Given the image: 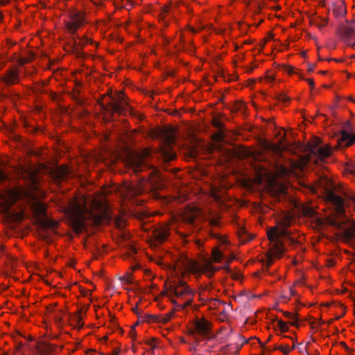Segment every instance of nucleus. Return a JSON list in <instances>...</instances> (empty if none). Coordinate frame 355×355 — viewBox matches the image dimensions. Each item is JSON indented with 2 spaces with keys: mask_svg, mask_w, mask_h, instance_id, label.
Segmentation results:
<instances>
[{
  "mask_svg": "<svg viewBox=\"0 0 355 355\" xmlns=\"http://www.w3.org/2000/svg\"><path fill=\"white\" fill-rule=\"evenodd\" d=\"M26 196L25 190L21 187H14L0 192V205L2 213L6 214L10 208L19 199Z\"/></svg>",
  "mask_w": 355,
  "mask_h": 355,
  "instance_id": "8",
  "label": "nucleus"
},
{
  "mask_svg": "<svg viewBox=\"0 0 355 355\" xmlns=\"http://www.w3.org/2000/svg\"><path fill=\"white\" fill-rule=\"evenodd\" d=\"M119 352H120L119 349H118V348H114V349L112 351V352L110 354V355H119Z\"/></svg>",
  "mask_w": 355,
  "mask_h": 355,
  "instance_id": "57",
  "label": "nucleus"
},
{
  "mask_svg": "<svg viewBox=\"0 0 355 355\" xmlns=\"http://www.w3.org/2000/svg\"><path fill=\"white\" fill-rule=\"evenodd\" d=\"M174 315L175 311H171L166 314L153 315H150V318L153 322L165 324L170 321L174 317Z\"/></svg>",
  "mask_w": 355,
  "mask_h": 355,
  "instance_id": "25",
  "label": "nucleus"
},
{
  "mask_svg": "<svg viewBox=\"0 0 355 355\" xmlns=\"http://www.w3.org/2000/svg\"><path fill=\"white\" fill-rule=\"evenodd\" d=\"M289 291H290L289 296L288 297H286V300H285V302H287V300H290L291 297L294 295L293 294V291L291 288L289 289Z\"/></svg>",
  "mask_w": 355,
  "mask_h": 355,
  "instance_id": "59",
  "label": "nucleus"
},
{
  "mask_svg": "<svg viewBox=\"0 0 355 355\" xmlns=\"http://www.w3.org/2000/svg\"><path fill=\"white\" fill-rule=\"evenodd\" d=\"M283 68L284 72H286L288 75L290 76L295 75V72L297 71V69L291 65H284Z\"/></svg>",
  "mask_w": 355,
  "mask_h": 355,
  "instance_id": "42",
  "label": "nucleus"
},
{
  "mask_svg": "<svg viewBox=\"0 0 355 355\" xmlns=\"http://www.w3.org/2000/svg\"><path fill=\"white\" fill-rule=\"evenodd\" d=\"M69 171L67 165H61L52 171V175L56 180H62L67 177Z\"/></svg>",
  "mask_w": 355,
  "mask_h": 355,
  "instance_id": "26",
  "label": "nucleus"
},
{
  "mask_svg": "<svg viewBox=\"0 0 355 355\" xmlns=\"http://www.w3.org/2000/svg\"><path fill=\"white\" fill-rule=\"evenodd\" d=\"M295 346L291 347L287 344H282L276 347L277 349L281 351L284 355H288L289 353L293 351Z\"/></svg>",
  "mask_w": 355,
  "mask_h": 355,
  "instance_id": "34",
  "label": "nucleus"
},
{
  "mask_svg": "<svg viewBox=\"0 0 355 355\" xmlns=\"http://www.w3.org/2000/svg\"><path fill=\"white\" fill-rule=\"evenodd\" d=\"M274 38V34L272 33H268V35L263 39V40L261 42V47L263 48L266 44L271 40H272Z\"/></svg>",
  "mask_w": 355,
  "mask_h": 355,
  "instance_id": "40",
  "label": "nucleus"
},
{
  "mask_svg": "<svg viewBox=\"0 0 355 355\" xmlns=\"http://www.w3.org/2000/svg\"><path fill=\"white\" fill-rule=\"evenodd\" d=\"M172 10V6H164L162 9V11L161 12L159 13V21L161 22L162 21L163 24H164L165 23V19L167 17V15L169 12H171Z\"/></svg>",
  "mask_w": 355,
  "mask_h": 355,
  "instance_id": "32",
  "label": "nucleus"
},
{
  "mask_svg": "<svg viewBox=\"0 0 355 355\" xmlns=\"http://www.w3.org/2000/svg\"><path fill=\"white\" fill-rule=\"evenodd\" d=\"M6 257L10 261L14 260V257L11 256L6 250V247L4 245L0 246V259H3Z\"/></svg>",
  "mask_w": 355,
  "mask_h": 355,
  "instance_id": "37",
  "label": "nucleus"
},
{
  "mask_svg": "<svg viewBox=\"0 0 355 355\" xmlns=\"http://www.w3.org/2000/svg\"><path fill=\"white\" fill-rule=\"evenodd\" d=\"M279 100L280 101H282V103H287L290 101V99L289 98L286 96V95H281L279 97Z\"/></svg>",
  "mask_w": 355,
  "mask_h": 355,
  "instance_id": "49",
  "label": "nucleus"
},
{
  "mask_svg": "<svg viewBox=\"0 0 355 355\" xmlns=\"http://www.w3.org/2000/svg\"><path fill=\"white\" fill-rule=\"evenodd\" d=\"M347 198L349 199L353 203V207L355 210V193H350L347 196Z\"/></svg>",
  "mask_w": 355,
  "mask_h": 355,
  "instance_id": "51",
  "label": "nucleus"
},
{
  "mask_svg": "<svg viewBox=\"0 0 355 355\" xmlns=\"http://www.w3.org/2000/svg\"><path fill=\"white\" fill-rule=\"evenodd\" d=\"M226 176H223L221 178V180L218 182V187H220V189H224L225 190L228 189L232 187L231 184H229L226 182Z\"/></svg>",
  "mask_w": 355,
  "mask_h": 355,
  "instance_id": "41",
  "label": "nucleus"
},
{
  "mask_svg": "<svg viewBox=\"0 0 355 355\" xmlns=\"http://www.w3.org/2000/svg\"><path fill=\"white\" fill-rule=\"evenodd\" d=\"M274 80H275V78L272 76H267L264 78V81H266V83H272L274 81Z\"/></svg>",
  "mask_w": 355,
  "mask_h": 355,
  "instance_id": "55",
  "label": "nucleus"
},
{
  "mask_svg": "<svg viewBox=\"0 0 355 355\" xmlns=\"http://www.w3.org/2000/svg\"><path fill=\"white\" fill-rule=\"evenodd\" d=\"M223 253L219 250L218 247H214L212 249L210 259L214 263H220L223 259Z\"/></svg>",
  "mask_w": 355,
  "mask_h": 355,
  "instance_id": "29",
  "label": "nucleus"
},
{
  "mask_svg": "<svg viewBox=\"0 0 355 355\" xmlns=\"http://www.w3.org/2000/svg\"><path fill=\"white\" fill-rule=\"evenodd\" d=\"M220 218L219 216L213 217L209 219V223L211 225L217 226L219 225Z\"/></svg>",
  "mask_w": 355,
  "mask_h": 355,
  "instance_id": "46",
  "label": "nucleus"
},
{
  "mask_svg": "<svg viewBox=\"0 0 355 355\" xmlns=\"http://www.w3.org/2000/svg\"><path fill=\"white\" fill-rule=\"evenodd\" d=\"M164 186L165 183L162 180L161 173L157 169H153L147 180H141L137 183H130L125 187L123 196L125 200H132L133 202L137 205H141L144 200L135 201L133 198L141 195L146 190L154 192L162 189Z\"/></svg>",
  "mask_w": 355,
  "mask_h": 355,
  "instance_id": "4",
  "label": "nucleus"
},
{
  "mask_svg": "<svg viewBox=\"0 0 355 355\" xmlns=\"http://www.w3.org/2000/svg\"><path fill=\"white\" fill-rule=\"evenodd\" d=\"M234 259V257H230L228 260L227 261V263H226V266H225V268H227L228 267V265L230 264V263Z\"/></svg>",
  "mask_w": 355,
  "mask_h": 355,
  "instance_id": "61",
  "label": "nucleus"
},
{
  "mask_svg": "<svg viewBox=\"0 0 355 355\" xmlns=\"http://www.w3.org/2000/svg\"><path fill=\"white\" fill-rule=\"evenodd\" d=\"M178 219L175 217H172L168 223L160 225L157 226L153 233V236L155 240L159 243H162L166 240L170 234V227L174 226L176 221Z\"/></svg>",
  "mask_w": 355,
  "mask_h": 355,
  "instance_id": "13",
  "label": "nucleus"
},
{
  "mask_svg": "<svg viewBox=\"0 0 355 355\" xmlns=\"http://www.w3.org/2000/svg\"><path fill=\"white\" fill-rule=\"evenodd\" d=\"M33 55H31L29 57H27V58H20L18 60V63L19 65H24L26 63L31 62L33 60Z\"/></svg>",
  "mask_w": 355,
  "mask_h": 355,
  "instance_id": "43",
  "label": "nucleus"
},
{
  "mask_svg": "<svg viewBox=\"0 0 355 355\" xmlns=\"http://www.w3.org/2000/svg\"><path fill=\"white\" fill-rule=\"evenodd\" d=\"M9 217L12 221L19 222L24 220V213L23 211H19L10 214Z\"/></svg>",
  "mask_w": 355,
  "mask_h": 355,
  "instance_id": "35",
  "label": "nucleus"
},
{
  "mask_svg": "<svg viewBox=\"0 0 355 355\" xmlns=\"http://www.w3.org/2000/svg\"><path fill=\"white\" fill-rule=\"evenodd\" d=\"M202 29V27H199L197 29L191 27V26H188L187 28H185V30L184 31V33H185L186 32L189 31L191 33H197L200 30Z\"/></svg>",
  "mask_w": 355,
  "mask_h": 355,
  "instance_id": "48",
  "label": "nucleus"
},
{
  "mask_svg": "<svg viewBox=\"0 0 355 355\" xmlns=\"http://www.w3.org/2000/svg\"><path fill=\"white\" fill-rule=\"evenodd\" d=\"M311 190L313 192H316V191H317V187H316V186H315V185H312V186L311 187Z\"/></svg>",
  "mask_w": 355,
  "mask_h": 355,
  "instance_id": "64",
  "label": "nucleus"
},
{
  "mask_svg": "<svg viewBox=\"0 0 355 355\" xmlns=\"http://www.w3.org/2000/svg\"><path fill=\"white\" fill-rule=\"evenodd\" d=\"M272 148L275 150V151H279L280 150V147L279 146V145H273L272 146Z\"/></svg>",
  "mask_w": 355,
  "mask_h": 355,
  "instance_id": "63",
  "label": "nucleus"
},
{
  "mask_svg": "<svg viewBox=\"0 0 355 355\" xmlns=\"http://www.w3.org/2000/svg\"><path fill=\"white\" fill-rule=\"evenodd\" d=\"M315 145L311 144H309L310 151L316 155L320 159H323L329 157L334 149L329 144H325L324 146L316 148L318 144H320V140L318 138H315L313 140Z\"/></svg>",
  "mask_w": 355,
  "mask_h": 355,
  "instance_id": "15",
  "label": "nucleus"
},
{
  "mask_svg": "<svg viewBox=\"0 0 355 355\" xmlns=\"http://www.w3.org/2000/svg\"><path fill=\"white\" fill-rule=\"evenodd\" d=\"M310 161V157L306 155L300 157L291 163V173L297 177H301L304 174V169Z\"/></svg>",
  "mask_w": 355,
  "mask_h": 355,
  "instance_id": "20",
  "label": "nucleus"
},
{
  "mask_svg": "<svg viewBox=\"0 0 355 355\" xmlns=\"http://www.w3.org/2000/svg\"><path fill=\"white\" fill-rule=\"evenodd\" d=\"M231 277L234 280H240L242 279L243 275L241 271L236 270L232 272Z\"/></svg>",
  "mask_w": 355,
  "mask_h": 355,
  "instance_id": "44",
  "label": "nucleus"
},
{
  "mask_svg": "<svg viewBox=\"0 0 355 355\" xmlns=\"http://www.w3.org/2000/svg\"><path fill=\"white\" fill-rule=\"evenodd\" d=\"M293 217L289 214H284L278 221L276 226L267 232V236L271 246L266 254L267 265L270 266L273 261L279 259L286 250V244L301 242L302 236L298 232L288 231Z\"/></svg>",
  "mask_w": 355,
  "mask_h": 355,
  "instance_id": "2",
  "label": "nucleus"
},
{
  "mask_svg": "<svg viewBox=\"0 0 355 355\" xmlns=\"http://www.w3.org/2000/svg\"><path fill=\"white\" fill-rule=\"evenodd\" d=\"M20 71L17 67L10 68L2 78L6 85H15L19 81Z\"/></svg>",
  "mask_w": 355,
  "mask_h": 355,
  "instance_id": "22",
  "label": "nucleus"
},
{
  "mask_svg": "<svg viewBox=\"0 0 355 355\" xmlns=\"http://www.w3.org/2000/svg\"><path fill=\"white\" fill-rule=\"evenodd\" d=\"M216 184H217L216 182H214V184L212 186V188H211V191H212V196L215 198L218 199L220 198V196L217 193V192H218V189H217L218 186L216 185Z\"/></svg>",
  "mask_w": 355,
  "mask_h": 355,
  "instance_id": "47",
  "label": "nucleus"
},
{
  "mask_svg": "<svg viewBox=\"0 0 355 355\" xmlns=\"http://www.w3.org/2000/svg\"><path fill=\"white\" fill-rule=\"evenodd\" d=\"M130 336L132 338V340L136 339V332L135 328H132L129 332Z\"/></svg>",
  "mask_w": 355,
  "mask_h": 355,
  "instance_id": "54",
  "label": "nucleus"
},
{
  "mask_svg": "<svg viewBox=\"0 0 355 355\" xmlns=\"http://www.w3.org/2000/svg\"><path fill=\"white\" fill-rule=\"evenodd\" d=\"M87 44H95V42H93L92 40L89 38L87 36H83L79 39L78 45L84 46Z\"/></svg>",
  "mask_w": 355,
  "mask_h": 355,
  "instance_id": "38",
  "label": "nucleus"
},
{
  "mask_svg": "<svg viewBox=\"0 0 355 355\" xmlns=\"http://www.w3.org/2000/svg\"><path fill=\"white\" fill-rule=\"evenodd\" d=\"M187 334L196 343L209 340L214 336L213 324L205 318H196L187 325Z\"/></svg>",
  "mask_w": 355,
  "mask_h": 355,
  "instance_id": "7",
  "label": "nucleus"
},
{
  "mask_svg": "<svg viewBox=\"0 0 355 355\" xmlns=\"http://www.w3.org/2000/svg\"><path fill=\"white\" fill-rule=\"evenodd\" d=\"M355 44V41L354 40H349L348 42V45L350 46H354Z\"/></svg>",
  "mask_w": 355,
  "mask_h": 355,
  "instance_id": "62",
  "label": "nucleus"
},
{
  "mask_svg": "<svg viewBox=\"0 0 355 355\" xmlns=\"http://www.w3.org/2000/svg\"><path fill=\"white\" fill-rule=\"evenodd\" d=\"M306 81L308 83L311 89H313L315 87V82L313 78H306Z\"/></svg>",
  "mask_w": 355,
  "mask_h": 355,
  "instance_id": "50",
  "label": "nucleus"
},
{
  "mask_svg": "<svg viewBox=\"0 0 355 355\" xmlns=\"http://www.w3.org/2000/svg\"><path fill=\"white\" fill-rule=\"evenodd\" d=\"M288 184L279 180L278 177H274L268 184L267 189L275 198H280L284 195L288 189Z\"/></svg>",
  "mask_w": 355,
  "mask_h": 355,
  "instance_id": "14",
  "label": "nucleus"
},
{
  "mask_svg": "<svg viewBox=\"0 0 355 355\" xmlns=\"http://www.w3.org/2000/svg\"><path fill=\"white\" fill-rule=\"evenodd\" d=\"M85 23V12L73 8L68 12V17L64 21V26L69 33L73 34Z\"/></svg>",
  "mask_w": 355,
  "mask_h": 355,
  "instance_id": "10",
  "label": "nucleus"
},
{
  "mask_svg": "<svg viewBox=\"0 0 355 355\" xmlns=\"http://www.w3.org/2000/svg\"><path fill=\"white\" fill-rule=\"evenodd\" d=\"M112 187H103L100 193L90 202L89 211H87L85 201L84 205L78 208L69 216V225L76 234H80L85 229V218L92 219L94 225H99L107 223L111 218L109 204L106 196L112 192Z\"/></svg>",
  "mask_w": 355,
  "mask_h": 355,
  "instance_id": "1",
  "label": "nucleus"
},
{
  "mask_svg": "<svg viewBox=\"0 0 355 355\" xmlns=\"http://www.w3.org/2000/svg\"><path fill=\"white\" fill-rule=\"evenodd\" d=\"M31 211L36 222L42 227L54 228L58 227V222L47 216V206L42 202H34L31 205Z\"/></svg>",
  "mask_w": 355,
  "mask_h": 355,
  "instance_id": "9",
  "label": "nucleus"
},
{
  "mask_svg": "<svg viewBox=\"0 0 355 355\" xmlns=\"http://www.w3.org/2000/svg\"><path fill=\"white\" fill-rule=\"evenodd\" d=\"M200 209L196 206H188L181 213L179 219L184 223H192L200 214Z\"/></svg>",
  "mask_w": 355,
  "mask_h": 355,
  "instance_id": "19",
  "label": "nucleus"
},
{
  "mask_svg": "<svg viewBox=\"0 0 355 355\" xmlns=\"http://www.w3.org/2000/svg\"><path fill=\"white\" fill-rule=\"evenodd\" d=\"M295 76H296L297 77V78L300 80L304 79V76L302 75V71L298 69H297V71L295 72Z\"/></svg>",
  "mask_w": 355,
  "mask_h": 355,
  "instance_id": "53",
  "label": "nucleus"
},
{
  "mask_svg": "<svg viewBox=\"0 0 355 355\" xmlns=\"http://www.w3.org/2000/svg\"><path fill=\"white\" fill-rule=\"evenodd\" d=\"M12 0H0V6H4L10 3Z\"/></svg>",
  "mask_w": 355,
  "mask_h": 355,
  "instance_id": "56",
  "label": "nucleus"
},
{
  "mask_svg": "<svg viewBox=\"0 0 355 355\" xmlns=\"http://www.w3.org/2000/svg\"><path fill=\"white\" fill-rule=\"evenodd\" d=\"M165 294L173 304L178 307L184 309L191 304L196 292L184 281L178 280L169 283Z\"/></svg>",
  "mask_w": 355,
  "mask_h": 355,
  "instance_id": "5",
  "label": "nucleus"
},
{
  "mask_svg": "<svg viewBox=\"0 0 355 355\" xmlns=\"http://www.w3.org/2000/svg\"><path fill=\"white\" fill-rule=\"evenodd\" d=\"M212 263L213 261L211 259L200 263L182 257L175 262L173 270L176 274H181L182 276L189 274L200 275L202 273H207L209 276L213 275L216 270Z\"/></svg>",
  "mask_w": 355,
  "mask_h": 355,
  "instance_id": "6",
  "label": "nucleus"
},
{
  "mask_svg": "<svg viewBox=\"0 0 355 355\" xmlns=\"http://www.w3.org/2000/svg\"><path fill=\"white\" fill-rule=\"evenodd\" d=\"M133 260L137 261V250L134 246H130L128 249V252L125 255V259L128 258H132Z\"/></svg>",
  "mask_w": 355,
  "mask_h": 355,
  "instance_id": "33",
  "label": "nucleus"
},
{
  "mask_svg": "<svg viewBox=\"0 0 355 355\" xmlns=\"http://www.w3.org/2000/svg\"><path fill=\"white\" fill-rule=\"evenodd\" d=\"M148 136L152 139L162 138L164 141L175 142V136L171 128H158L150 130Z\"/></svg>",
  "mask_w": 355,
  "mask_h": 355,
  "instance_id": "16",
  "label": "nucleus"
},
{
  "mask_svg": "<svg viewBox=\"0 0 355 355\" xmlns=\"http://www.w3.org/2000/svg\"><path fill=\"white\" fill-rule=\"evenodd\" d=\"M150 149L146 148L139 153L130 154L128 159V164L133 168L135 173L142 171L146 158L150 154Z\"/></svg>",
  "mask_w": 355,
  "mask_h": 355,
  "instance_id": "11",
  "label": "nucleus"
},
{
  "mask_svg": "<svg viewBox=\"0 0 355 355\" xmlns=\"http://www.w3.org/2000/svg\"><path fill=\"white\" fill-rule=\"evenodd\" d=\"M238 109H243L245 107V104L243 102H239L236 104Z\"/></svg>",
  "mask_w": 355,
  "mask_h": 355,
  "instance_id": "58",
  "label": "nucleus"
},
{
  "mask_svg": "<svg viewBox=\"0 0 355 355\" xmlns=\"http://www.w3.org/2000/svg\"><path fill=\"white\" fill-rule=\"evenodd\" d=\"M275 329L281 333L287 332L289 329V323L282 320H277L275 324Z\"/></svg>",
  "mask_w": 355,
  "mask_h": 355,
  "instance_id": "31",
  "label": "nucleus"
},
{
  "mask_svg": "<svg viewBox=\"0 0 355 355\" xmlns=\"http://www.w3.org/2000/svg\"><path fill=\"white\" fill-rule=\"evenodd\" d=\"M327 200L335 205V209L327 217L318 218L317 224L320 225L328 223L336 226L343 224V227L337 233V236L343 242L350 241L355 236V220H348L344 223L345 209L343 198L332 192H329L327 194Z\"/></svg>",
  "mask_w": 355,
  "mask_h": 355,
  "instance_id": "3",
  "label": "nucleus"
},
{
  "mask_svg": "<svg viewBox=\"0 0 355 355\" xmlns=\"http://www.w3.org/2000/svg\"><path fill=\"white\" fill-rule=\"evenodd\" d=\"M174 143L175 142H168L165 140L160 147V153L165 162H170L175 157V153L172 147Z\"/></svg>",
  "mask_w": 355,
  "mask_h": 355,
  "instance_id": "23",
  "label": "nucleus"
},
{
  "mask_svg": "<svg viewBox=\"0 0 355 355\" xmlns=\"http://www.w3.org/2000/svg\"><path fill=\"white\" fill-rule=\"evenodd\" d=\"M355 142V135H352L346 130H342L340 137L337 141V145L334 149H342L352 146Z\"/></svg>",
  "mask_w": 355,
  "mask_h": 355,
  "instance_id": "21",
  "label": "nucleus"
},
{
  "mask_svg": "<svg viewBox=\"0 0 355 355\" xmlns=\"http://www.w3.org/2000/svg\"><path fill=\"white\" fill-rule=\"evenodd\" d=\"M124 97L125 94L121 91L116 94V99L112 97V92H107L106 95L103 96V100L105 101L107 98H109L110 101L107 103V109H110L115 113H121L126 105Z\"/></svg>",
  "mask_w": 355,
  "mask_h": 355,
  "instance_id": "12",
  "label": "nucleus"
},
{
  "mask_svg": "<svg viewBox=\"0 0 355 355\" xmlns=\"http://www.w3.org/2000/svg\"><path fill=\"white\" fill-rule=\"evenodd\" d=\"M212 124L214 127L218 128V130H223V124L218 119H214L212 121Z\"/></svg>",
  "mask_w": 355,
  "mask_h": 355,
  "instance_id": "45",
  "label": "nucleus"
},
{
  "mask_svg": "<svg viewBox=\"0 0 355 355\" xmlns=\"http://www.w3.org/2000/svg\"><path fill=\"white\" fill-rule=\"evenodd\" d=\"M114 225L118 228H123L125 225V221L122 216H119L114 219Z\"/></svg>",
  "mask_w": 355,
  "mask_h": 355,
  "instance_id": "39",
  "label": "nucleus"
},
{
  "mask_svg": "<svg viewBox=\"0 0 355 355\" xmlns=\"http://www.w3.org/2000/svg\"><path fill=\"white\" fill-rule=\"evenodd\" d=\"M262 178L260 175L257 174L255 177L252 178H247L243 181V185L247 188H251L254 184H259L261 183Z\"/></svg>",
  "mask_w": 355,
  "mask_h": 355,
  "instance_id": "28",
  "label": "nucleus"
},
{
  "mask_svg": "<svg viewBox=\"0 0 355 355\" xmlns=\"http://www.w3.org/2000/svg\"><path fill=\"white\" fill-rule=\"evenodd\" d=\"M299 210L304 216H311L315 214V209L309 202L301 205Z\"/></svg>",
  "mask_w": 355,
  "mask_h": 355,
  "instance_id": "27",
  "label": "nucleus"
},
{
  "mask_svg": "<svg viewBox=\"0 0 355 355\" xmlns=\"http://www.w3.org/2000/svg\"><path fill=\"white\" fill-rule=\"evenodd\" d=\"M8 179L7 175L0 169V182L4 181Z\"/></svg>",
  "mask_w": 355,
  "mask_h": 355,
  "instance_id": "52",
  "label": "nucleus"
},
{
  "mask_svg": "<svg viewBox=\"0 0 355 355\" xmlns=\"http://www.w3.org/2000/svg\"><path fill=\"white\" fill-rule=\"evenodd\" d=\"M329 11H331L334 17L338 19L345 18L347 15V7L345 0H330Z\"/></svg>",
  "mask_w": 355,
  "mask_h": 355,
  "instance_id": "17",
  "label": "nucleus"
},
{
  "mask_svg": "<svg viewBox=\"0 0 355 355\" xmlns=\"http://www.w3.org/2000/svg\"><path fill=\"white\" fill-rule=\"evenodd\" d=\"M313 22L318 28L322 29L328 25L329 20L327 17L317 16L314 18Z\"/></svg>",
  "mask_w": 355,
  "mask_h": 355,
  "instance_id": "30",
  "label": "nucleus"
},
{
  "mask_svg": "<svg viewBox=\"0 0 355 355\" xmlns=\"http://www.w3.org/2000/svg\"><path fill=\"white\" fill-rule=\"evenodd\" d=\"M227 31V30H226V29H224V30L218 29V30H217L216 33L217 34H225Z\"/></svg>",
  "mask_w": 355,
  "mask_h": 355,
  "instance_id": "60",
  "label": "nucleus"
},
{
  "mask_svg": "<svg viewBox=\"0 0 355 355\" xmlns=\"http://www.w3.org/2000/svg\"><path fill=\"white\" fill-rule=\"evenodd\" d=\"M131 271H128L126 274L123 277V279L125 281H127L128 282H132L134 280V278L132 277V273L135 272H140L144 274L145 277L151 279L153 277L152 272L150 270L144 269L142 270L141 268V266L136 263L135 264L132 265L130 268Z\"/></svg>",
  "mask_w": 355,
  "mask_h": 355,
  "instance_id": "24",
  "label": "nucleus"
},
{
  "mask_svg": "<svg viewBox=\"0 0 355 355\" xmlns=\"http://www.w3.org/2000/svg\"><path fill=\"white\" fill-rule=\"evenodd\" d=\"M89 305L81 306L76 312L71 314L69 317L70 324L76 328L80 329L83 327V318L86 315Z\"/></svg>",
  "mask_w": 355,
  "mask_h": 355,
  "instance_id": "18",
  "label": "nucleus"
},
{
  "mask_svg": "<svg viewBox=\"0 0 355 355\" xmlns=\"http://www.w3.org/2000/svg\"><path fill=\"white\" fill-rule=\"evenodd\" d=\"M224 137H225V135L223 132V130H219L218 132H216L211 135V139L214 141H217V142L223 141L224 139Z\"/></svg>",
  "mask_w": 355,
  "mask_h": 355,
  "instance_id": "36",
  "label": "nucleus"
}]
</instances>
